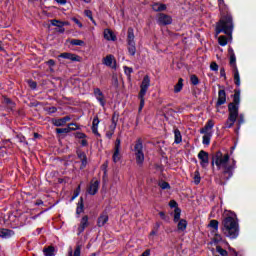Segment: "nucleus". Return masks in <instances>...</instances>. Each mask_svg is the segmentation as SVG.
I'll use <instances>...</instances> for the list:
<instances>
[{"label":"nucleus","instance_id":"6ab92c4d","mask_svg":"<svg viewBox=\"0 0 256 256\" xmlns=\"http://www.w3.org/2000/svg\"><path fill=\"white\" fill-rule=\"evenodd\" d=\"M229 54H230V67L232 69H237V57L235 56V52H233V48H229Z\"/></svg>","mask_w":256,"mask_h":256},{"label":"nucleus","instance_id":"4d7b16f0","mask_svg":"<svg viewBox=\"0 0 256 256\" xmlns=\"http://www.w3.org/2000/svg\"><path fill=\"white\" fill-rule=\"evenodd\" d=\"M52 25H54L55 27H63V23L57 20H52Z\"/></svg>","mask_w":256,"mask_h":256},{"label":"nucleus","instance_id":"423d86ee","mask_svg":"<svg viewBox=\"0 0 256 256\" xmlns=\"http://www.w3.org/2000/svg\"><path fill=\"white\" fill-rule=\"evenodd\" d=\"M127 45L128 53L132 56L135 55V53H137V48L135 47V32L132 27L128 28Z\"/></svg>","mask_w":256,"mask_h":256},{"label":"nucleus","instance_id":"4c0bfd02","mask_svg":"<svg viewBox=\"0 0 256 256\" xmlns=\"http://www.w3.org/2000/svg\"><path fill=\"white\" fill-rule=\"evenodd\" d=\"M138 99H140V106H139V113L143 111V108L145 107V96H142L141 94H138Z\"/></svg>","mask_w":256,"mask_h":256},{"label":"nucleus","instance_id":"a19ab883","mask_svg":"<svg viewBox=\"0 0 256 256\" xmlns=\"http://www.w3.org/2000/svg\"><path fill=\"white\" fill-rule=\"evenodd\" d=\"M53 125L56 127H63V125H65V118L53 120Z\"/></svg>","mask_w":256,"mask_h":256},{"label":"nucleus","instance_id":"f257e3e1","mask_svg":"<svg viewBox=\"0 0 256 256\" xmlns=\"http://www.w3.org/2000/svg\"><path fill=\"white\" fill-rule=\"evenodd\" d=\"M221 231L224 237H228V239H237L239 237V219L235 212L224 211Z\"/></svg>","mask_w":256,"mask_h":256},{"label":"nucleus","instance_id":"4468645a","mask_svg":"<svg viewBox=\"0 0 256 256\" xmlns=\"http://www.w3.org/2000/svg\"><path fill=\"white\" fill-rule=\"evenodd\" d=\"M87 227H89V216L84 215L80 219V222L78 225V233H83V231H85V229H87Z\"/></svg>","mask_w":256,"mask_h":256},{"label":"nucleus","instance_id":"603ef678","mask_svg":"<svg viewBox=\"0 0 256 256\" xmlns=\"http://www.w3.org/2000/svg\"><path fill=\"white\" fill-rule=\"evenodd\" d=\"M124 72L126 75H131V73H133V68L124 66Z\"/></svg>","mask_w":256,"mask_h":256},{"label":"nucleus","instance_id":"f8f14e48","mask_svg":"<svg viewBox=\"0 0 256 256\" xmlns=\"http://www.w3.org/2000/svg\"><path fill=\"white\" fill-rule=\"evenodd\" d=\"M99 183V180L93 179L88 186L87 193L89 195H97V192L99 191Z\"/></svg>","mask_w":256,"mask_h":256},{"label":"nucleus","instance_id":"a211bd4d","mask_svg":"<svg viewBox=\"0 0 256 256\" xmlns=\"http://www.w3.org/2000/svg\"><path fill=\"white\" fill-rule=\"evenodd\" d=\"M227 102V94L225 93V90H219L218 92V101H217V106L225 105Z\"/></svg>","mask_w":256,"mask_h":256},{"label":"nucleus","instance_id":"5fc2aeb1","mask_svg":"<svg viewBox=\"0 0 256 256\" xmlns=\"http://www.w3.org/2000/svg\"><path fill=\"white\" fill-rule=\"evenodd\" d=\"M80 192H81V186H78V188L75 190L74 195L71 200L73 201V199L79 197Z\"/></svg>","mask_w":256,"mask_h":256},{"label":"nucleus","instance_id":"de8ad7c7","mask_svg":"<svg viewBox=\"0 0 256 256\" xmlns=\"http://www.w3.org/2000/svg\"><path fill=\"white\" fill-rule=\"evenodd\" d=\"M56 133H57L59 139H63V136L65 134V129L64 128H57Z\"/></svg>","mask_w":256,"mask_h":256},{"label":"nucleus","instance_id":"69168bd1","mask_svg":"<svg viewBox=\"0 0 256 256\" xmlns=\"http://www.w3.org/2000/svg\"><path fill=\"white\" fill-rule=\"evenodd\" d=\"M60 5H64L65 4V0H56Z\"/></svg>","mask_w":256,"mask_h":256},{"label":"nucleus","instance_id":"bf43d9fd","mask_svg":"<svg viewBox=\"0 0 256 256\" xmlns=\"http://www.w3.org/2000/svg\"><path fill=\"white\" fill-rule=\"evenodd\" d=\"M169 206L172 207V208L177 207V202L175 200H172V201L169 202Z\"/></svg>","mask_w":256,"mask_h":256},{"label":"nucleus","instance_id":"0e129e2a","mask_svg":"<svg viewBox=\"0 0 256 256\" xmlns=\"http://www.w3.org/2000/svg\"><path fill=\"white\" fill-rule=\"evenodd\" d=\"M215 241H221V235H216Z\"/></svg>","mask_w":256,"mask_h":256},{"label":"nucleus","instance_id":"5701e85b","mask_svg":"<svg viewBox=\"0 0 256 256\" xmlns=\"http://www.w3.org/2000/svg\"><path fill=\"white\" fill-rule=\"evenodd\" d=\"M85 211V205L83 204V198L81 197L77 203L76 215H81Z\"/></svg>","mask_w":256,"mask_h":256},{"label":"nucleus","instance_id":"338daca9","mask_svg":"<svg viewBox=\"0 0 256 256\" xmlns=\"http://www.w3.org/2000/svg\"><path fill=\"white\" fill-rule=\"evenodd\" d=\"M48 65H55V61L49 60V61H48Z\"/></svg>","mask_w":256,"mask_h":256},{"label":"nucleus","instance_id":"7c9ffc66","mask_svg":"<svg viewBox=\"0 0 256 256\" xmlns=\"http://www.w3.org/2000/svg\"><path fill=\"white\" fill-rule=\"evenodd\" d=\"M43 253L45 256H55V248L53 246L44 248Z\"/></svg>","mask_w":256,"mask_h":256},{"label":"nucleus","instance_id":"412c9836","mask_svg":"<svg viewBox=\"0 0 256 256\" xmlns=\"http://www.w3.org/2000/svg\"><path fill=\"white\" fill-rule=\"evenodd\" d=\"M99 117H94L93 122H92V133L94 135H98V137H101V134H99Z\"/></svg>","mask_w":256,"mask_h":256},{"label":"nucleus","instance_id":"473e14b6","mask_svg":"<svg viewBox=\"0 0 256 256\" xmlns=\"http://www.w3.org/2000/svg\"><path fill=\"white\" fill-rule=\"evenodd\" d=\"M116 127H117V124L110 126V129L106 132L107 139H112L113 135H115Z\"/></svg>","mask_w":256,"mask_h":256},{"label":"nucleus","instance_id":"8fccbe9b","mask_svg":"<svg viewBox=\"0 0 256 256\" xmlns=\"http://www.w3.org/2000/svg\"><path fill=\"white\" fill-rule=\"evenodd\" d=\"M190 81H191L192 85H199V78L196 75H192L190 77Z\"/></svg>","mask_w":256,"mask_h":256},{"label":"nucleus","instance_id":"58836bf2","mask_svg":"<svg viewBox=\"0 0 256 256\" xmlns=\"http://www.w3.org/2000/svg\"><path fill=\"white\" fill-rule=\"evenodd\" d=\"M181 219V209L175 208L174 210V222L177 223Z\"/></svg>","mask_w":256,"mask_h":256},{"label":"nucleus","instance_id":"13d9d810","mask_svg":"<svg viewBox=\"0 0 256 256\" xmlns=\"http://www.w3.org/2000/svg\"><path fill=\"white\" fill-rule=\"evenodd\" d=\"M150 255H151V250H146L140 256H150Z\"/></svg>","mask_w":256,"mask_h":256},{"label":"nucleus","instance_id":"ddd939ff","mask_svg":"<svg viewBox=\"0 0 256 256\" xmlns=\"http://www.w3.org/2000/svg\"><path fill=\"white\" fill-rule=\"evenodd\" d=\"M94 96L97 99V101L100 103L101 107H105L107 100H105V95H103V92L99 88H94Z\"/></svg>","mask_w":256,"mask_h":256},{"label":"nucleus","instance_id":"20e7f679","mask_svg":"<svg viewBox=\"0 0 256 256\" xmlns=\"http://www.w3.org/2000/svg\"><path fill=\"white\" fill-rule=\"evenodd\" d=\"M239 103H241V90L234 91V99L228 105V118L224 123V129H231L237 122V117H239Z\"/></svg>","mask_w":256,"mask_h":256},{"label":"nucleus","instance_id":"cd10ccee","mask_svg":"<svg viewBox=\"0 0 256 256\" xmlns=\"http://www.w3.org/2000/svg\"><path fill=\"white\" fill-rule=\"evenodd\" d=\"M183 90V78H179L177 84L174 86V93H181Z\"/></svg>","mask_w":256,"mask_h":256},{"label":"nucleus","instance_id":"052dcab7","mask_svg":"<svg viewBox=\"0 0 256 256\" xmlns=\"http://www.w3.org/2000/svg\"><path fill=\"white\" fill-rule=\"evenodd\" d=\"M159 216H160L161 219H163L164 221L167 219V215H165V212H159Z\"/></svg>","mask_w":256,"mask_h":256},{"label":"nucleus","instance_id":"393cba45","mask_svg":"<svg viewBox=\"0 0 256 256\" xmlns=\"http://www.w3.org/2000/svg\"><path fill=\"white\" fill-rule=\"evenodd\" d=\"M75 137H76V139H82L81 140V145L83 146V147H87V140H85V137H87L84 133H82V132H77L76 134H75Z\"/></svg>","mask_w":256,"mask_h":256},{"label":"nucleus","instance_id":"72a5a7b5","mask_svg":"<svg viewBox=\"0 0 256 256\" xmlns=\"http://www.w3.org/2000/svg\"><path fill=\"white\" fill-rule=\"evenodd\" d=\"M187 229V220L181 219L178 222V231H185Z\"/></svg>","mask_w":256,"mask_h":256},{"label":"nucleus","instance_id":"0eeeda50","mask_svg":"<svg viewBox=\"0 0 256 256\" xmlns=\"http://www.w3.org/2000/svg\"><path fill=\"white\" fill-rule=\"evenodd\" d=\"M112 161L114 163H119L121 161V139L117 138L114 144Z\"/></svg>","mask_w":256,"mask_h":256},{"label":"nucleus","instance_id":"c756f323","mask_svg":"<svg viewBox=\"0 0 256 256\" xmlns=\"http://www.w3.org/2000/svg\"><path fill=\"white\" fill-rule=\"evenodd\" d=\"M203 136V145H209L211 143V137L213 136V133H202Z\"/></svg>","mask_w":256,"mask_h":256},{"label":"nucleus","instance_id":"c03bdc74","mask_svg":"<svg viewBox=\"0 0 256 256\" xmlns=\"http://www.w3.org/2000/svg\"><path fill=\"white\" fill-rule=\"evenodd\" d=\"M158 185L160 189H171V185H169V183L165 181H160Z\"/></svg>","mask_w":256,"mask_h":256},{"label":"nucleus","instance_id":"f03ea898","mask_svg":"<svg viewBox=\"0 0 256 256\" xmlns=\"http://www.w3.org/2000/svg\"><path fill=\"white\" fill-rule=\"evenodd\" d=\"M229 154H223L221 151H217L212 157V167L216 165L218 171H222V175H227L226 179L233 177V171L236 167L235 160L229 161Z\"/></svg>","mask_w":256,"mask_h":256},{"label":"nucleus","instance_id":"b1692460","mask_svg":"<svg viewBox=\"0 0 256 256\" xmlns=\"http://www.w3.org/2000/svg\"><path fill=\"white\" fill-rule=\"evenodd\" d=\"M233 73H234L235 85H237V87H240L241 86V77L239 76V69L234 68Z\"/></svg>","mask_w":256,"mask_h":256},{"label":"nucleus","instance_id":"79ce46f5","mask_svg":"<svg viewBox=\"0 0 256 256\" xmlns=\"http://www.w3.org/2000/svg\"><path fill=\"white\" fill-rule=\"evenodd\" d=\"M216 251L221 256H229V253L227 252V250L223 249L221 246H217Z\"/></svg>","mask_w":256,"mask_h":256},{"label":"nucleus","instance_id":"c9c22d12","mask_svg":"<svg viewBox=\"0 0 256 256\" xmlns=\"http://www.w3.org/2000/svg\"><path fill=\"white\" fill-rule=\"evenodd\" d=\"M76 129H79V126H77V124H75V123H70L65 128V133H69V131H76Z\"/></svg>","mask_w":256,"mask_h":256},{"label":"nucleus","instance_id":"3c124183","mask_svg":"<svg viewBox=\"0 0 256 256\" xmlns=\"http://www.w3.org/2000/svg\"><path fill=\"white\" fill-rule=\"evenodd\" d=\"M211 71H219V65H217L215 62H212L210 64Z\"/></svg>","mask_w":256,"mask_h":256},{"label":"nucleus","instance_id":"aec40b11","mask_svg":"<svg viewBox=\"0 0 256 256\" xmlns=\"http://www.w3.org/2000/svg\"><path fill=\"white\" fill-rule=\"evenodd\" d=\"M104 39H106L107 41H116L117 36H115V33H113V31H111V29H105L104 30Z\"/></svg>","mask_w":256,"mask_h":256},{"label":"nucleus","instance_id":"49530a36","mask_svg":"<svg viewBox=\"0 0 256 256\" xmlns=\"http://www.w3.org/2000/svg\"><path fill=\"white\" fill-rule=\"evenodd\" d=\"M237 123H238V127H241V125H243V123H245V117L243 116V114H238L237 116Z\"/></svg>","mask_w":256,"mask_h":256},{"label":"nucleus","instance_id":"6e6552de","mask_svg":"<svg viewBox=\"0 0 256 256\" xmlns=\"http://www.w3.org/2000/svg\"><path fill=\"white\" fill-rule=\"evenodd\" d=\"M151 86V78H149L148 75L144 76L142 83L140 85V92L139 95L142 97H145L147 95V91L149 90V87Z\"/></svg>","mask_w":256,"mask_h":256},{"label":"nucleus","instance_id":"a18cd8bd","mask_svg":"<svg viewBox=\"0 0 256 256\" xmlns=\"http://www.w3.org/2000/svg\"><path fill=\"white\" fill-rule=\"evenodd\" d=\"M209 227H212V229H215V231H217V229H219V221L211 220L209 223Z\"/></svg>","mask_w":256,"mask_h":256},{"label":"nucleus","instance_id":"f704fd0d","mask_svg":"<svg viewBox=\"0 0 256 256\" xmlns=\"http://www.w3.org/2000/svg\"><path fill=\"white\" fill-rule=\"evenodd\" d=\"M218 43H219V45H221V47H225V45H227V43H229V39L227 38V36H219Z\"/></svg>","mask_w":256,"mask_h":256},{"label":"nucleus","instance_id":"2f4dec72","mask_svg":"<svg viewBox=\"0 0 256 256\" xmlns=\"http://www.w3.org/2000/svg\"><path fill=\"white\" fill-rule=\"evenodd\" d=\"M67 43H70V45H75L78 47L85 45V42L83 40H79V39H71V40L68 39Z\"/></svg>","mask_w":256,"mask_h":256},{"label":"nucleus","instance_id":"f3484780","mask_svg":"<svg viewBox=\"0 0 256 256\" xmlns=\"http://www.w3.org/2000/svg\"><path fill=\"white\" fill-rule=\"evenodd\" d=\"M65 59H68L73 63H81L83 61V58L81 56L73 53H65Z\"/></svg>","mask_w":256,"mask_h":256},{"label":"nucleus","instance_id":"2eb2a0df","mask_svg":"<svg viewBox=\"0 0 256 256\" xmlns=\"http://www.w3.org/2000/svg\"><path fill=\"white\" fill-rule=\"evenodd\" d=\"M109 221V215L107 212H103L97 219V226L98 227H105L106 223Z\"/></svg>","mask_w":256,"mask_h":256},{"label":"nucleus","instance_id":"37998d69","mask_svg":"<svg viewBox=\"0 0 256 256\" xmlns=\"http://www.w3.org/2000/svg\"><path fill=\"white\" fill-rule=\"evenodd\" d=\"M69 256H81V246L80 245L76 246L74 253L69 252Z\"/></svg>","mask_w":256,"mask_h":256},{"label":"nucleus","instance_id":"c85d7f7f","mask_svg":"<svg viewBox=\"0 0 256 256\" xmlns=\"http://www.w3.org/2000/svg\"><path fill=\"white\" fill-rule=\"evenodd\" d=\"M152 9L153 11H165V9H167V6L161 3H154L152 5Z\"/></svg>","mask_w":256,"mask_h":256},{"label":"nucleus","instance_id":"e2e57ef3","mask_svg":"<svg viewBox=\"0 0 256 256\" xmlns=\"http://www.w3.org/2000/svg\"><path fill=\"white\" fill-rule=\"evenodd\" d=\"M223 3H225V0H218V5L224 6Z\"/></svg>","mask_w":256,"mask_h":256},{"label":"nucleus","instance_id":"bb28decb","mask_svg":"<svg viewBox=\"0 0 256 256\" xmlns=\"http://www.w3.org/2000/svg\"><path fill=\"white\" fill-rule=\"evenodd\" d=\"M174 143H181V141H183V136H181V131H179V129H175L174 130Z\"/></svg>","mask_w":256,"mask_h":256},{"label":"nucleus","instance_id":"1a4fd4ad","mask_svg":"<svg viewBox=\"0 0 256 256\" xmlns=\"http://www.w3.org/2000/svg\"><path fill=\"white\" fill-rule=\"evenodd\" d=\"M157 23L162 26L171 25L173 23V18L165 13H159L157 15Z\"/></svg>","mask_w":256,"mask_h":256},{"label":"nucleus","instance_id":"9b49d317","mask_svg":"<svg viewBox=\"0 0 256 256\" xmlns=\"http://www.w3.org/2000/svg\"><path fill=\"white\" fill-rule=\"evenodd\" d=\"M103 65L106 67H111V69H117V60H115V56L109 54L102 60Z\"/></svg>","mask_w":256,"mask_h":256},{"label":"nucleus","instance_id":"680f3d73","mask_svg":"<svg viewBox=\"0 0 256 256\" xmlns=\"http://www.w3.org/2000/svg\"><path fill=\"white\" fill-rule=\"evenodd\" d=\"M154 235H157V231L156 230H152L150 232V239H151V237H154Z\"/></svg>","mask_w":256,"mask_h":256},{"label":"nucleus","instance_id":"7ed1b4c3","mask_svg":"<svg viewBox=\"0 0 256 256\" xmlns=\"http://www.w3.org/2000/svg\"><path fill=\"white\" fill-rule=\"evenodd\" d=\"M219 5L221 18L219 22L216 24V35L219 33H225V35L229 36V40L233 39V16L229 13V8L225 3L224 6Z\"/></svg>","mask_w":256,"mask_h":256},{"label":"nucleus","instance_id":"dca6fc26","mask_svg":"<svg viewBox=\"0 0 256 256\" xmlns=\"http://www.w3.org/2000/svg\"><path fill=\"white\" fill-rule=\"evenodd\" d=\"M15 235L13 230H9L7 228H0V238L1 239H11Z\"/></svg>","mask_w":256,"mask_h":256},{"label":"nucleus","instance_id":"6e6d98bb","mask_svg":"<svg viewBox=\"0 0 256 256\" xmlns=\"http://www.w3.org/2000/svg\"><path fill=\"white\" fill-rule=\"evenodd\" d=\"M72 21L78 25V27L81 29L83 27V23H81V21H79V19L77 18H72Z\"/></svg>","mask_w":256,"mask_h":256},{"label":"nucleus","instance_id":"4be33fe9","mask_svg":"<svg viewBox=\"0 0 256 256\" xmlns=\"http://www.w3.org/2000/svg\"><path fill=\"white\" fill-rule=\"evenodd\" d=\"M213 127H215V122H213V120H208L204 128L200 129V133H211L209 131H211Z\"/></svg>","mask_w":256,"mask_h":256},{"label":"nucleus","instance_id":"9d476101","mask_svg":"<svg viewBox=\"0 0 256 256\" xmlns=\"http://www.w3.org/2000/svg\"><path fill=\"white\" fill-rule=\"evenodd\" d=\"M198 159L200 160V165L203 169H207L209 166V153H207L205 150H201L198 153Z\"/></svg>","mask_w":256,"mask_h":256},{"label":"nucleus","instance_id":"a878e982","mask_svg":"<svg viewBox=\"0 0 256 256\" xmlns=\"http://www.w3.org/2000/svg\"><path fill=\"white\" fill-rule=\"evenodd\" d=\"M78 157L82 162L81 169H84V167L87 166V155H85L84 152H78Z\"/></svg>","mask_w":256,"mask_h":256},{"label":"nucleus","instance_id":"09e8293b","mask_svg":"<svg viewBox=\"0 0 256 256\" xmlns=\"http://www.w3.org/2000/svg\"><path fill=\"white\" fill-rule=\"evenodd\" d=\"M3 103H5V105H9V107H14L15 105L11 99L5 96L3 97Z\"/></svg>","mask_w":256,"mask_h":256},{"label":"nucleus","instance_id":"864d4df0","mask_svg":"<svg viewBox=\"0 0 256 256\" xmlns=\"http://www.w3.org/2000/svg\"><path fill=\"white\" fill-rule=\"evenodd\" d=\"M28 85L31 89H36L37 88V82L33 81V80H29L28 81Z\"/></svg>","mask_w":256,"mask_h":256},{"label":"nucleus","instance_id":"e433bc0d","mask_svg":"<svg viewBox=\"0 0 256 256\" xmlns=\"http://www.w3.org/2000/svg\"><path fill=\"white\" fill-rule=\"evenodd\" d=\"M84 15L92 21L94 25H97V22H95V19H93V12L91 10H84Z\"/></svg>","mask_w":256,"mask_h":256},{"label":"nucleus","instance_id":"774afa93","mask_svg":"<svg viewBox=\"0 0 256 256\" xmlns=\"http://www.w3.org/2000/svg\"><path fill=\"white\" fill-rule=\"evenodd\" d=\"M91 0H83L84 3H89Z\"/></svg>","mask_w":256,"mask_h":256},{"label":"nucleus","instance_id":"39448f33","mask_svg":"<svg viewBox=\"0 0 256 256\" xmlns=\"http://www.w3.org/2000/svg\"><path fill=\"white\" fill-rule=\"evenodd\" d=\"M133 152L136 158L137 165L139 166L143 165V163H145V152L143 151V139L138 138L135 141Z\"/></svg>","mask_w":256,"mask_h":256},{"label":"nucleus","instance_id":"ea45409f","mask_svg":"<svg viewBox=\"0 0 256 256\" xmlns=\"http://www.w3.org/2000/svg\"><path fill=\"white\" fill-rule=\"evenodd\" d=\"M194 183L195 185H199V183H201V174L199 173V170L194 172Z\"/></svg>","mask_w":256,"mask_h":256}]
</instances>
